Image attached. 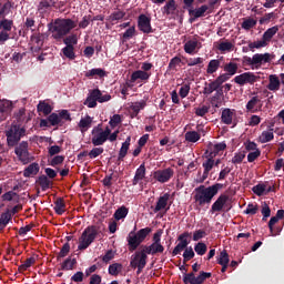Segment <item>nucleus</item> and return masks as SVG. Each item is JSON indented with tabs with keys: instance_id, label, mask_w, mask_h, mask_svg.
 I'll list each match as a JSON object with an SVG mask.
<instances>
[{
	"instance_id": "obj_25",
	"label": "nucleus",
	"mask_w": 284,
	"mask_h": 284,
	"mask_svg": "<svg viewBox=\"0 0 284 284\" xmlns=\"http://www.w3.org/2000/svg\"><path fill=\"white\" fill-rule=\"evenodd\" d=\"M143 179H145V163H142L135 171V175L133 178V185H139V183H141V181H143Z\"/></svg>"
},
{
	"instance_id": "obj_7",
	"label": "nucleus",
	"mask_w": 284,
	"mask_h": 284,
	"mask_svg": "<svg viewBox=\"0 0 284 284\" xmlns=\"http://www.w3.org/2000/svg\"><path fill=\"white\" fill-rule=\"evenodd\" d=\"M130 265L133 270L138 268V274H141L145 268V265H148V253L142 248V246L140 251L132 255Z\"/></svg>"
},
{
	"instance_id": "obj_34",
	"label": "nucleus",
	"mask_w": 284,
	"mask_h": 284,
	"mask_svg": "<svg viewBox=\"0 0 284 284\" xmlns=\"http://www.w3.org/2000/svg\"><path fill=\"white\" fill-rule=\"evenodd\" d=\"M278 32V26H274L268 28L264 33L262 39L265 40L268 44L272 39H274L275 34Z\"/></svg>"
},
{
	"instance_id": "obj_3",
	"label": "nucleus",
	"mask_w": 284,
	"mask_h": 284,
	"mask_svg": "<svg viewBox=\"0 0 284 284\" xmlns=\"http://www.w3.org/2000/svg\"><path fill=\"white\" fill-rule=\"evenodd\" d=\"M151 232H152V229L150 227L141 229L136 233L130 232L126 237L129 252H134L135 250H138L139 245H141V243H143V241L148 239Z\"/></svg>"
},
{
	"instance_id": "obj_49",
	"label": "nucleus",
	"mask_w": 284,
	"mask_h": 284,
	"mask_svg": "<svg viewBox=\"0 0 284 284\" xmlns=\"http://www.w3.org/2000/svg\"><path fill=\"white\" fill-rule=\"evenodd\" d=\"M219 265H230V255L227 254L226 250H223L220 253V256L217 258Z\"/></svg>"
},
{
	"instance_id": "obj_37",
	"label": "nucleus",
	"mask_w": 284,
	"mask_h": 284,
	"mask_svg": "<svg viewBox=\"0 0 284 284\" xmlns=\"http://www.w3.org/2000/svg\"><path fill=\"white\" fill-rule=\"evenodd\" d=\"M217 50L220 52H222L223 54H225V52H232V51H234V43H232L227 40L222 41V42L219 43Z\"/></svg>"
},
{
	"instance_id": "obj_10",
	"label": "nucleus",
	"mask_w": 284,
	"mask_h": 284,
	"mask_svg": "<svg viewBox=\"0 0 284 284\" xmlns=\"http://www.w3.org/2000/svg\"><path fill=\"white\" fill-rule=\"evenodd\" d=\"M153 179L158 181V183H169L171 179H174V169H159L153 172Z\"/></svg>"
},
{
	"instance_id": "obj_40",
	"label": "nucleus",
	"mask_w": 284,
	"mask_h": 284,
	"mask_svg": "<svg viewBox=\"0 0 284 284\" xmlns=\"http://www.w3.org/2000/svg\"><path fill=\"white\" fill-rule=\"evenodd\" d=\"M224 72L229 74V77H234L236 72H239V64L236 62H229L224 65Z\"/></svg>"
},
{
	"instance_id": "obj_8",
	"label": "nucleus",
	"mask_w": 284,
	"mask_h": 284,
	"mask_svg": "<svg viewBox=\"0 0 284 284\" xmlns=\"http://www.w3.org/2000/svg\"><path fill=\"white\" fill-rule=\"evenodd\" d=\"M231 210L232 205L230 204V195L222 193L212 204L211 214H214L216 212H230Z\"/></svg>"
},
{
	"instance_id": "obj_12",
	"label": "nucleus",
	"mask_w": 284,
	"mask_h": 284,
	"mask_svg": "<svg viewBox=\"0 0 284 284\" xmlns=\"http://www.w3.org/2000/svg\"><path fill=\"white\" fill-rule=\"evenodd\" d=\"M258 79H261V77H258L252 72H245L240 75H236L234 78V81H235V83H237V85H247V83L250 85H254V83H256V81H258Z\"/></svg>"
},
{
	"instance_id": "obj_20",
	"label": "nucleus",
	"mask_w": 284,
	"mask_h": 284,
	"mask_svg": "<svg viewBox=\"0 0 284 284\" xmlns=\"http://www.w3.org/2000/svg\"><path fill=\"white\" fill-rule=\"evenodd\" d=\"M257 141L258 143H270V141H274V128L268 126L267 130L260 134Z\"/></svg>"
},
{
	"instance_id": "obj_38",
	"label": "nucleus",
	"mask_w": 284,
	"mask_h": 284,
	"mask_svg": "<svg viewBox=\"0 0 284 284\" xmlns=\"http://www.w3.org/2000/svg\"><path fill=\"white\" fill-rule=\"evenodd\" d=\"M267 45L270 44L263 38L262 40L248 42V49L251 52H254V50H261V48H267Z\"/></svg>"
},
{
	"instance_id": "obj_24",
	"label": "nucleus",
	"mask_w": 284,
	"mask_h": 284,
	"mask_svg": "<svg viewBox=\"0 0 284 284\" xmlns=\"http://www.w3.org/2000/svg\"><path fill=\"white\" fill-rule=\"evenodd\" d=\"M168 201H170V193H165L164 195L160 196L153 212H161V210H165L168 207Z\"/></svg>"
},
{
	"instance_id": "obj_62",
	"label": "nucleus",
	"mask_w": 284,
	"mask_h": 284,
	"mask_svg": "<svg viewBox=\"0 0 284 284\" xmlns=\"http://www.w3.org/2000/svg\"><path fill=\"white\" fill-rule=\"evenodd\" d=\"M14 199H19V194L14 191H9L2 195V201H14Z\"/></svg>"
},
{
	"instance_id": "obj_30",
	"label": "nucleus",
	"mask_w": 284,
	"mask_h": 284,
	"mask_svg": "<svg viewBox=\"0 0 284 284\" xmlns=\"http://www.w3.org/2000/svg\"><path fill=\"white\" fill-rule=\"evenodd\" d=\"M148 81L150 79V75L145 71L138 70L131 74V83H136V81Z\"/></svg>"
},
{
	"instance_id": "obj_15",
	"label": "nucleus",
	"mask_w": 284,
	"mask_h": 284,
	"mask_svg": "<svg viewBox=\"0 0 284 284\" xmlns=\"http://www.w3.org/2000/svg\"><path fill=\"white\" fill-rule=\"evenodd\" d=\"M190 236V233L184 232L179 236L180 243L174 247L172 254L173 256H178V254H181L183 250L187 248V245H190V242L187 241Z\"/></svg>"
},
{
	"instance_id": "obj_55",
	"label": "nucleus",
	"mask_w": 284,
	"mask_h": 284,
	"mask_svg": "<svg viewBox=\"0 0 284 284\" xmlns=\"http://www.w3.org/2000/svg\"><path fill=\"white\" fill-rule=\"evenodd\" d=\"M212 277V273H207V272H200V275L197 277H195V282L193 284H203L205 283V278H211Z\"/></svg>"
},
{
	"instance_id": "obj_28",
	"label": "nucleus",
	"mask_w": 284,
	"mask_h": 284,
	"mask_svg": "<svg viewBox=\"0 0 284 284\" xmlns=\"http://www.w3.org/2000/svg\"><path fill=\"white\" fill-rule=\"evenodd\" d=\"M222 123H225V125H232V121L234 119V110L231 109H224L222 111Z\"/></svg>"
},
{
	"instance_id": "obj_53",
	"label": "nucleus",
	"mask_w": 284,
	"mask_h": 284,
	"mask_svg": "<svg viewBox=\"0 0 284 284\" xmlns=\"http://www.w3.org/2000/svg\"><path fill=\"white\" fill-rule=\"evenodd\" d=\"M255 27H256V20H254V18L244 19V21L242 22L243 30H252V28H255Z\"/></svg>"
},
{
	"instance_id": "obj_41",
	"label": "nucleus",
	"mask_w": 284,
	"mask_h": 284,
	"mask_svg": "<svg viewBox=\"0 0 284 284\" xmlns=\"http://www.w3.org/2000/svg\"><path fill=\"white\" fill-rule=\"evenodd\" d=\"M77 267V258L68 257L62 264L61 270L68 272L70 270H74Z\"/></svg>"
},
{
	"instance_id": "obj_54",
	"label": "nucleus",
	"mask_w": 284,
	"mask_h": 284,
	"mask_svg": "<svg viewBox=\"0 0 284 284\" xmlns=\"http://www.w3.org/2000/svg\"><path fill=\"white\" fill-rule=\"evenodd\" d=\"M123 270V265L115 263L109 266V274L111 276H119V273Z\"/></svg>"
},
{
	"instance_id": "obj_35",
	"label": "nucleus",
	"mask_w": 284,
	"mask_h": 284,
	"mask_svg": "<svg viewBox=\"0 0 284 284\" xmlns=\"http://www.w3.org/2000/svg\"><path fill=\"white\" fill-rule=\"evenodd\" d=\"M184 139H185V141H187V143H196V142L201 141V133H199L196 131H187L184 134Z\"/></svg>"
},
{
	"instance_id": "obj_1",
	"label": "nucleus",
	"mask_w": 284,
	"mask_h": 284,
	"mask_svg": "<svg viewBox=\"0 0 284 284\" xmlns=\"http://www.w3.org/2000/svg\"><path fill=\"white\" fill-rule=\"evenodd\" d=\"M220 190H223V184L221 183H215L211 186L200 185L195 189V193L193 195L194 202L200 207L210 205V203H212V199L219 194Z\"/></svg>"
},
{
	"instance_id": "obj_43",
	"label": "nucleus",
	"mask_w": 284,
	"mask_h": 284,
	"mask_svg": "<svg viewBox=\"0 0 284 284\" xmlns=\"http://www.w3.org/2000/svg\"><path fill=\"white\" fill-rule=\"evenodd\" d=\"M129 212L130 210L126 206H121L115 211L113 217L115 219V221H121V219H125V216H128Z\"/></svg>"
},
{
	"instance_id": "obj_26",
	"label": "nucleus",
	"mask_w": 284,
	"mask_h": 284,
	"mask_svg": "<svg viewBox=\"0 0 284 284\" xmlns=\"http://www.w3.org/2000/svg\"><path fill=\"white\" fill-rule=\"evenodd\" d=\"M210 10V7L207 4H203L197 9H190L189 14L190 17H193V19H199L201 17H204L205 12Z\"/></svg>"
},
{
	"instance_id": "obj_33",
	"label": "nucleus",
	"mask_w": 284,
	"mask_h": 284,
	"mask_svg": "<svg viewBox=\"0 0 284 284\" xmlns=\"http://www.w3.org/2000/svg\"><path fill=\"white\" fill-rule=\"evenodd\" d=\"M219 68H221V60H211L206 67V74H214V72H219Z\"/></svg>"
},
{
	"instance_id": "obj_58",
	"label": "nucleus",
	"mask_w": 284,
	"mask_h": 284,
	"mask_svg": "<svg viewBox=\"0 0 284 284\" xmlns=\"http://www.w3.org/2000/svg\"><path fill=\"white\" fill-rule=\"evenodd\" d=\"M194 251L196 252V254H199V256H203L207 252V245L200 242L195 245Z\"/></svg>"
},
{
	"instance_id": "obj_44",
	"label": "nucleus",
	"mask_w": 284,
	"mask_h": 284,
	"mask_svg": "<svg viewBox=\"0 0 284 284\" xmlns=\"http://www.w3.org/2000/svg\"><path fill=\"white\" fill-rule=\"evenodd\" d=\"M62 54L67 58L70 59L71 61L77 59V55L74 53V47L65 45L62 49Z\"/></svg>"
},
{
	"instance_id": "obj_60",
	"label": "nucleus",
	"mask_w": 284,
	"mask_h": 284,
	"mask_svg": "<svg viewBox=\"0 0 284 284\" xmlns=\"http://www.w3.org/2000/svg\"><path fill=\"white\" fill-rule=\"evenodd\" d=\"M183 258L184 263H187V261H192V258H194V250L192 248V246L185 248L183 253Z\"/></svg>"
},
{
	"instance_id": "obj_56",
	"label": "nucleus",
	"mask_w": 284,
	"mask_h": 284,
	"mask_svg": "<svg viewBox=\"0 0 284 284\" xmlns=\"http://www.w3.org/2000/svg\"><path fill=\"white\" fill-rule=\"evenodd\" d=\"M134 34H136V29L134 27L129 28L122 36V41H130V39H132V37H134Z\"/></svg>"
},
{
	"instance_id": "obj_14",
	"label": "nucleus",
	"mask_w": 284,
	"mask_h": 284,
	"mask_svg": "<svg viewBox=\"0 0 284 284\" xmlns=\"http://www.w3.org/2000/svg\"><path fill=\"white\" fill-rule=\"evenodd\" d=\"M225 150H227V144H225V142H220L215 144L210 143L205 154L207 156H211V159H216V156L223 154Z\"/></svg>"
},
{
	"instance_id": "obj_9",
	"label": "nucleus",
	"mask_w": 284,
	"mask_h": 284,
	"mask_svg": "<svg viewBox=\"0 0 284 284\" xmlns=\"http://www.w3.org/2000/svg\"><path fill=\"white\" fill-rule=\"evenodd\" d=\"M6 136L9 145H17V142L21 141V136H26V129L13 124L7 131Z\"/></svg>"
},
{
	"instance_id": "obj_27",
	"label": "nucleus",
	"mask_w": 284,
	"mask_h": 284,
	"mask_svg": "<svg viewBox=\"0 0 284 284\" xmlns=\"http://www.w3.org/2000/svg\"><path fill=\"white\" fill-rule=\"evenodd\" d=\"M78 128L82 134L88 132V129L92 128V118L90 115L82 118L78 124Z\"/></svg>"
},
{
	"instance_id": "obj_42",
	"label": "nucleus",
	"mask_w": 284,
	"mask_h": 284,
	"mask_svg": "<svg viewBox=\"0 0 284 284\" xmlns=\"http://www.w3.org/2000/svg\"><path fill=\"white\" fill-rule=\"evenodd\" d=\"M221 97H223V93H221L220 91H217V92L211 98V105H212V108H221V105H223V99H222Z\"/></svg>"
},
{
	"instance_id": "obj_59",
	"label": "nucleus",
	"mask_w": 284,
	"mask_h": 284,
	"mask_svg": "<svg viewBox=\"0 0 284 284\" xmlns=\"http://www.w3.org/2000/svg\"><path fill=\"white\" fill-rule=\"evenodd\" d=\"M104 150L103 148H93L89 153L88 156L89 159H97V156H101L103 154Z\"/></svg>"
},
{
	"instance_id": "obj_50",
	"label": "nucleus",
	"mask_w": 284,
	"mask_h": 284,
	"mask_svg": "<svg viewBox=\"0 0 284 284\" xmlns=\"http://www.w3.org/2000/svg\"><path fill=\"white\" fill-rule=\"evenodd\" d=\"M63 43L64 45H70L71 48H74V45L79 43V38L77 37V34H71L63 39Z\"/></svg>"
},
{
	"instance_id": "obj_29",
	"label": "nucleus",
	"mask_w": 284,
	"mask_h": 284,
	"mask_svg": "<svg viewBox=\"0 0 284 284\" xmlns=\"http://www.w3.org/2000/svg\"><path fill=\"white\" fill-rule=\"evenodd\" d=\"M132 141L131 136H128L126 140L122 143V146L119 152V161H123L128 156V150H130V143Z\"/></svg>"
},
{
	"instance_id": "obj_2",
	"label": "nucleus",
	"mask_w": 284,
	"mask_h": 284,
	"mask_svg": "<svg viewBox=\"0 0 284 284\" xmlns=\"http://www.w3.org/2000/svg\"><path fill=\"white\" fill-rule=\"evenodd\" d=\"M74 28H77V22L74 20L58 18L51 24L49 30L52 37L59 41L60 39H63V37H68Z\"/></svg>"
},
{
	"instance_id": "obj_19",
	"label": "nucleus",
	"mask_w": 284,
	"mask_h": 284,
	"mask_svg": "<svg viewBox=\"0 0 284 284\" xmlns=\"http://www.w3.org/2000/svg\"><path fill=\"white\" fill-rule=\"evenodd\" d=\"M138 26L141 32L150 34L152 32V26L150 24V18L145 14H141L138 20Z\"/></svg>"
},
{
	"instance_id": "obj_23",
	"label": "nucleus",
	"mask_w": 284,
	"mask_h": 284,
	"mask_svg": "<svg viewBox=\"0 0 284 284\" xmlns=\"http://www.w3.org/2000/svg\"><path fill=\"white\" fill-rule=\"evenodd\" d=\"M267 90H271L272 92L281 90V80L277 78L276 74H271L268 77Z\"/></svg>"
},
{
	"instance_id": "obj_16",
	"label": "nucleus",
	"mask_w": 284,
	"mask_h": 284,
	"mask_svg": "<svg viewBox=\"0 0 284 284\" xmlns=\"http://www.w3.org/2000/svg\"><path fill=\"white\" fill-rule=\"evenodd\" d=\"M246 110L248 112H261L263 110V100L260 95H254L247 103Z\"/></svg>"
},
{
	"instance_id": "obj_6",
	"label": "nucleus",
	"mask_w": 284,
	"mask_h": 284,
	"mask_svg": "<svg viewBox=\"0 0 284 284\" xmlns=\"http://www.w3.org/2000/svg\"><path fill=\"white\" fill-rule=\"evenodd\" d=\"M111 132L112 130L109 126H106L105 130H103L101 124L94 126L92 130L91 139L92 145H94L95 148H98L99 145H103V143L108 141V138L110 136Z\"/></svg>"
},
{
	"instance_id": "obj_61",
	"label": "nucleus",
	"mask_w": 284,
	"mask_h": 284,
	"mask_svg": "<svg viewBox=\"0 0 284 284\" xmlns=\"http://www.w3.org/2000/svg\"><path fill=\"white\" fill-rule=\"evenodd\" d=\"M244 159H245V152L235 153L232 159V163H234V165H239L240 163H243Z\"/></svg>"
},
{
	"instance_id": "obj_52",
	"label": "nucleus",
	"mask_w": 284,
	"mask_h": 284,
	"mask_svg": "<svg viewBox=\"0 0 284 284\" xmlns=\"http://www.w3.org/2000/svg\"><path fill=\"white\" fill-rule=\"evenodd\" d=\"M37 263V260L34 257L27 258L22 265L19 266L20 272H26L29 267H32Z\"/></svg>"
},
{
	"instance_id": "obj_17",
	"label": "nucleus",
	"mask_w": 284,
	"mask_h": 284,
	"mask_svg": "<svg viewBox=\"0 0 284 284\" xmlns=\"http://www.w3.org/2000/svg\"><path fill=\"white\" fill-rule=\"evenodd\" d=\"M141 247L146 253V255L151 254L152 256H154V254H163V252H165V247L163 246V244H159L154 242L149 246L142 245Z\"/></svg>"
},
{
	"instance_id": "obj_18",
	"label": "nucleus",
	"mask_w": 284,
	"mask_h": 284,
	"mask_svg": "<svg viewBox=\"0 0 284 284\" xmlns=\"http://www.w3.org/2000/svg\"><path fill=\"white\" fill-rule=\"evenodd\" d=\"M89 95L94 101H98V103H106V101H110L112 99V95H110V94L103 95V93L99 89H93V90L89 91Z\"/></svg>"
},
{
	"instance_id": "obj_46",
	"label": "nucleus",
	"mask_w": 284,
	"mask_h": 284,
	"mask_svg": "<svg viewBox=\"0 0 284 284\" xmlns=\"http://www.w3.org/2000/svg\"><path fill=\"white\" fill-rule=\"evenodd\" d=\"M12 26H14V21H12V20L3 19L0 22V29L3 32H11L12 31Z\"/></svg>"
},
{
	"instance_id": "obj_51",
	"label": "nucleus",
	"mask_w": 284,
	"mask_h": 284,
	"mask_svg": "<svg viewBox=\"0 0 284 284\" xmlns=\"http://www.w3.org/2000/svg\"><path fill=\"white\" fill-rule=\"evenodd\" d=\"M85 77H99L100 79H103V77H105V71L103 69H92L85 73Z\"/></svg>"
},
{
	"instance_id": "obj_22",
	"label": "nucleus",
	"mask_w": 284,
	"mask_h": 284,
	"mask_svg": "<svg viewBox=\"0 0 284 284\" xmlns=\"http://www.w3.org/2000/svg\"><path fill=\"white\" fill-rule=\"evenodd\" d=\"M199 45V40L196 38H193L192 40L185 42L184 52H186V54H194L196 52V48H201Z\"/></svg>"
},
{
	"instance_id": "obj_45",
	"label": "nucleus",
	"mask_w": 284,
	"mask_h": 284,
	"mask_svg": "<svg viewBox=\"0 0 284 284\" xmlns=\"http://www.w3.org/2000/svg\"><path fill=\"white\" fill-rule=\"evenodd\" d=\"M220 87L214 80L213 82L206 83L203 90V94L210 95L212 92H215Z\"/></svg>"
},
{
	"instance_id": "obj_32",
	"label": "nucleus",
	"mask_w": 284,
	"mask_h": 284,
	"mask_svg": "<svg viewBox=\"0 0 284 284\" xmlns=\"http://www.w3.org/2000/svg\"><path fill=\"white\" fill-rule=\"evenodd\" d=\"M37 183L38 185H40L43 192H45V190H50V187L52 186V181H50L48 175H40Z\"/></svg>"
},
{
	"instance_id": "obj_4",
	"label": "nucleus",
	"mask_w": 284,
	"mask_h": 284,
	"mask_svg": "<svg viewBox=\"0 0 284 284\" xmlns=\"http://www.w3.org/2000/svg\"><path fill=\"white\" fill-rule=\"evenodd\" d=\"M99 235V229L94 225L88 226L79 237L78 250H88L94 243L97 236Z\"/></svg>"
},
{
	"instance_id": "obj_21",
	"label": "nucleus",
	"mask_w": 284,
	"mask_h": 284,
	"mask_svg": "<svg viewBox=\"0 0 284 284\" xmlns=\"http://www.w3.org/2000/svg\"><path fill=\"white\" fill-rule=\"evenodd\" d=\"M202 168H204L203 181H205L214 168V158L206 155V161L203 162Z\"/></svg>"
},
{
	"instance_id": "obj_5",
	"label": "nucleus",
	"mask_w": 284,
	"mask_h": 284,
	"mask_svg": "<svg viewBox=\"0 0 284 284\" xmlns=\"http://www.w3.org/2000/svg\"><path fill=\"white\" fill-rule=\"evenodd\" d=\"M272 59H274V55L270 53H255L252 58L251 57H245L244 58V63L246 65H251L252 70H258L261 65H265V63H271Z\"/></svg>"
},
{
	"instance_id": "obj_48",
	"label": "nucleus",
	"mask_w": 284,
	"mask_h": 284,
	"mask_svg": "<svg viewBox=\"0 0 284 284\" xmlns=\"http://www.w3.org/2000/svg\"><path fill=\"white\" fill-rule=\"evenodd\" d=\"M174 10H176V2L174 0H169L163 7L164 14H173Z\"/></svg>"
},
{
	"instance_id": "obj_31",
	"label": "nucleus",
	"mask_w": 284,
	"mask_h": 284,
	"mask_svg": "<svg viewBox=\"0 0 284 284\" xmlns=\"http://www.w3.org/2000/svg\"><path fill=\"white\" fill-rule=\"evenodd\" d=\"M39 174V164L32 163L23 171V176L30 179V176H37Z\"/></svg>"
},
{
	"instance_id": "obj_36",
	"label": "nucleus",
	"mask_w": 284,
	"mask_h": 284,
	"mask_svg": "<svg viewBox=\"0 0 284 284\" xmlns=\"http://www.w3.org/2000/svg\"><path fill=\"white\" fill-rule=\"evenodd\" d=\"M54 212L61 216L65 212V201L62 197H58L54 202Z\"/></svg>"
},
{
	"instance_id": "obj_11",
	"label": "nucleus",
	"mask_w": 284,
	"mask_h": 284,
	"mask_svg": "<svg viewBox=\"0 0 284 284\" xmlns=\"http://www.w3.org/2000/svg\"><path fill=\"white\" fill-rule=\"evenodd\" d=\"M48 121L50 125H63L65 121H72V118H70V112L68 110H62L60 113H51L48 116Z\"/></svg>"
},
{
	"instance_id": "obj_63",
	"label": "nucleus",
	"mask_w": 284,
	"mask_h": 284,
	"mask_svg": "<svg viewBox=\"0 0 284 284\" xmlns=\"http://www.w3.org/2000/svg\"><path fill=\"white\" fill-rule=\"evenodd\" d=\"M258 212V205L256 204H248L246 210L244 211V214H251L252 216H254V214H256Z\"/></svg>"
},
{
	"instance_id": "obj_47",
	"label": "nucleus",
	"mask_w": 284,
	"mask_h": 284,
	"mask_svg": "<svg viewBox=\"0 0 284 284\" xmlns=\"http://www.w3.org/2000/svg\"><path fill=\"white\" fill-rule=\"evenodd\" d=\"M145 105H146L145 100H142L140 102H133L131 104L130 109L136 116V114H139V112H141V110H143V108H145Z\"/></svg>"
},
{
	"instance_id": "obj_39",
	"label": "nucleus",
	"mask_w": 284,
	"mask_h": 284,
	"mask_svg": "<svg viewBox=\"0 0 284 284\" xmlns=\"http://www.w3.org/2000/svg\"><path fill=\"white\" fill-rule=\"evenodd\" d=\"M38 112H42L44 116H48V114L52 113V105L45 101H40L38 104Z\"/></svg>"
},
{
	"instance_id": "obj_64",
	"label": "nucleus",
	"mask_w": 284,
	"mask_h": 284,
	"mask_svg": "<svg viewBox=\"0 0 284 284\" xmlns=\"http://www.w3.org/2000/svg\"><path fill=\"white\" fill-rule=\"evenodd\" d=\"M121 115L119 114H114L110 121H109V125H111V128H116L120 123H121Z\"/></svg>"
},
{
	"instance_id": "obj_13",
	"label": "nucleus",
	"mask_w": 284,
	"mask_h": 284,
	"mask_svg": "<svg viewBox=\"0 0 284 284\" xmlns=\"http://www.w3.org/2000/svg\"><path fill=\"white\" fill-rule=\"evenodd\" d=\"M19 161L24 165L30 163V152L28 151V142L23 141L19 145L16 146L14 150Z\"/></svg>"
},
{
	"instance_id": "obj_57",
	"label": "nucleus",
	"mask_w": 284,
	"mask_h": 284,
	"mask_svg": "<svg viewBox=\"0 0 284 284\" xmlns=\"http://www.w3.org/2000/svg\"><path fill=\"white\" fill-rule=\"evenodd\" d=\"M207 112H210V105L203 104V105L195 108L196 116H205V114H207Z\"/></svg>"
}]
</instances>
